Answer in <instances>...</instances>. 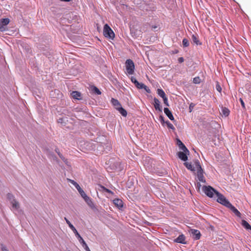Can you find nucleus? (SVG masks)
Here are the masks:
<instances>
[{
    "label": "nucleus",
    "instance_id": "nucleus-44",
    "mask_svg": "<svg viewBox=\"0 0 251 251\" xmlns=\"http://www.w3.org/2000/svg\"><path fill=\"white\" fill-rule=\"evenodd\" d=\"M198 186H199V187H200V186H201V184H200V183H198Z\"/></svg>",
    "mask_w": 251,
    "mask_h": 251
},
{
    "label": "nucleus",
    "instance_id": "nucleus-30",
    "mask_svg": "<svg viewBox=\"0 0 251 251\" xmlns=\"http://www.w3.org/2000/svg\"><path fill=\"white\" fill-rule=\"evenodd\" d=\"M71 182L75 186V187L77 189V190L78 191L81 189V187H80V186L74 180H71Z\"/></svg>",
    "mask_w": 251,
    "mask_h": 251
},
{
    "label": "nucleus",
    "instance_id": "nucleus-27",
    "mask_svg": "<svg viewBox=\"0 0 251 251\" xmlns=\"http://www.w3.org/2000/svg\"><path fill=\"white\" fill-rule=\"evenodd\" d=\"M182 45L184 47H188L189 46V41L186 38L183 39L182 40Z\"/></svg>",
    "mask_w": 251,
    "mask_h": 251
},
{
    "label": "nucleus",
    "instance_id": "nucleus-37",
    "mask_svg": "<svg viewBox=\"0 0 251 251\" xmlns=\"http://www.w3.org/2000/svg\"><path fill=\"white\" fill-rule=\"evenodd\" d=\"M143 89H144L147 92L149 93H151V90L149 89V87H148L145 85H144V86Z\"/></svg>",
    "mask_w": 251,
    "mask_h": 251
},
{
    "label": "nucleus",
    "instance_id": "nucleus-32",
    "mask_svg": "<svg viewBox=\"0 0 251 251\" xmlns=\"http://www.w3.org/2000/svg\"><path fill=\"white\" fill-rule=\"evenodd\" d=\"M100 187L101 188V189H102L103 191H104L108 193L113 194V192H112L110 190L107 189L105 187H104L103 186H101Z\"/></svg>",
    "mask_w": 251,
    "mask_h": 251
},
{
    "label": "nucleus",
    "instance_id": "nucleus-2",
    "mask_svg": "<svg viewBox=\"0 0 251 251\" xmlns=\"http://www.w3.org/2000/svg\"><path fill=\"white\" fill-rule=\"evenodd\" d=\"M195 168L197 171V177L199 181L205 183V180L203 176V171L199 160L195 161Z\"/></svg>",
    "mask_w": 251,
    "mask_h": 251
},
{
    "label": "nucleus",
    "instance_id": "nucleus-24",
    "mask_svg": "<svg viewBox=\"0 0 251 251\" xmlns=\"http://www.w3.org/2000/svg\"><path fill=\"white\" fill-rule=\"evenodd\" d=\"M72 97L76 99L79 100V97H80V93L77 92V91H73L72 93Z\"/></svg>",
    "mask_w": 251,
    "mask_h": 251
},
{
    "label": "nucleus",
    "instance_id": "nucleus-25",
    "mask_svg": "<svg viewBox=\"0 0 251 251\" xmlns=\"http://www.w3.org/2000/svg\"><path fill=\"white\" fill-rule=\"evenodd\" d=\"M10 20L8 18L2 19L0 20V23L4 26H6L9 23Z\"/></svg>",
    "mask_w": 251,
    "mask_h": 251
},
{
    "label": "nucleus",
    "instance_id": "nucleus-11",
    "mask_svg": "<svg viewBox=\"0 0 251 251\" xmlns=\"http://www.w3.org/2000/svg\"><path fill=\"white\" fill-rule=\"evenodd\" d=\"M176 144L180 150L185 152H189V150L179 139H176Z\"/></svg>",
    "mask_w": 251,
    "mask_h": 251
},
{
    "label": "nucleus",
    "instance_id": "nucleus-29",
    "mask_svg": "<svg viewBox=\"0 0 251 251\" xmlns=\"http://www.w3.org/2000/svg\"><path fill=\"white\" fill-rule=\"evenodd\" d=\"M92 90L94 91V92L98 95H100L101 92L100 90L96 86H93L92 87Z\"/></svg>",
    "mask_w": 251,
    "mask_h": 251
},
{
    "label": "nucleus",
    "instance_id": "nucleus-5",
    "mask_svg": "<svg viewBox=\"0 0 251 251\" xmlns=\"http://www.w3.org/2000/svg\"><path fill=\"white\" fill-rule=\"evenodd\" d=\"M216 196L217 197V201L224 206L227 207L230 203L226 197L219 192H216Z\"/></svg>",
    "mask_w": 251,
    "mask_h": 251
},
{
    "label": "nucleus",
    "instance_id": "nucleus-1",
    "mask_svg": "<svg viewBox=\"0 0 251 251\" xmlns=\"http://www.w3.org/2000/svg\"><path fill=\"white\" fill-rule=\"evenodd\" d=\"M65 220L67 224L70 227V228L73 231L76 236L77 237L79 242L82 245V247L84 248V249L86 251H91L88 246H87V244L81 237V236L80 235V234L78 233L77 231L76 230L75 226L71 223V222L66 218H65Z\"/></svg>",
    "mask_w": 251,
    "mask_h": 251
},
{
    "label": "nucleus",
    "instance_id": "nucleus-35",
    "mask_svg": "<svg viewBox=\"0 0 251 251\" xmlns=\"http://www.w3.org/2000/svg\"><path fill=\"white\" fill-rule=\"evenodd\" d=\"M6 26L0 23V31H3L5 30Z\"/></svg>",
    "mask_w": 251,
    "mask_h": 251
},
{
    "label": "nucleus",
    "instance_id": "nucleus-47",
    "mask_svg": "<svg viewBox=\"0 0 251 251\" xmlns=\"http://www.w3.org/2000/svg\"><path fill=\"white\" fill-rule=\"evenodd\" d=\"M191 108H192V106H191V104L190 105V109H191Z\"/></svg>",
    "mask_w": 251,
    "mask_h": 251
},
{
    "label": "nucleus",
    "instance_id": "nucleus-22",
    "mask_svg": "<svg viewBox=\"0 0 251 251\" xmlns=\"http://www.w3.org/2000/svg\"><path fill=\"white\" fill-rule=\"evenodd\" d=\"M222 114L223 115H224L225 117H227L228 116L229 114V110L226 107H223L222 109Z\"/></svg>",
    "mask_w": 251,
    "mask_h": 251
},
{
    "label": "nucleus",
    "instance_id": "nucleus-41",
    "mask_svg": "<svg viewBox=\"0 0 251 251\" xmlns=\"http://www.w3.org/2000/svg\"><path fill=\"white\" fill-rule=\"evenodd\" d=\"M1 251H9L6 247L2 246L1 247Z\"/></svg>",
    "mask_w": 251,
    "mask_h": 251
},
{
    "label": "nucleus",
    "instance_id": "nucleus-8",
    "mask_svg": "<svg viewBox=\"0 0 251 251\" xmlns=\"http://www.w3.org/2000/svg\"><path fill=\"white\" fill-rule=\"evenodd\" d=\"M189 152H185L184 151H179L178 152L177 155L178 157L184 161H186L188 159L187 154H189Z\"/></svg>",
    "mask_w": 251,
    "mask_h": 251
},
{
    "label": "nucleus",
    "instance_id": "nucleus-4",
    "mask_svg": "<svg viewBox=\"0 0 251 251\" xmlns=\"http://www.w3.org/2000/svg\"><path fill=\"white\" fill-rule=\"evenodd\" d=\"M126 70L128 75H133L134 73L135 65L133 61L130 59H127L125 63Z\"/></svg>",
    "mask_w": 251,
    "mask_h": 251
},
{
    "label": "nucleus",
    "instance_id": "nucleus-28",
    "mask_svg": "<svg viewBox=\"0 0 251 251\" xmlns=\"http://www.w3.org/2000/svg\"><path fill=\"white\" fill-rule=\"evenodd\" d=\"M135 85L138 89H143L144 86V84L143 83H139L138 81L136 82Z\"/></svg>",
    "mask_w": 251,
    "mask_h": 251
},
{
    "label": "nucleus",
    "instance_id": "nucleus-34",
    "mask_svg": "<svg viewBox=\"0 0 251 251\" xmlns=\"http://www.w3.org/2000/svg\"><path fill=\"white\" fill-rule=\"evenodd\" d=\"M159 120L160 121V122L162 125H164L166 122L164 121V118L163 116L160 115L159 116Z\"/></svg>",
    "mask_w": 251,
    "mask_h": 251
},
{
    "label": "nucleus",
    "instance_id": "nucleus-10",
    "mask_svg": "<svg viewBox=\"0 0 251 251\" xmlns=\"http://www.w3.org/2000/svg\"><path fill=\"white\" fill-rule=\"evenodd\" d=\"M153 101H154L153 105H154L155 110H158L161 112L162 109V106L160 104V102L159 100L157 98H154L153 99Z\"/></svg>",
    "mask_w": 251,
    "mask_h": 251
},
{
    "label": "nucleus",
    "instance_id": "nucleus-26",
    "mask_svg": "<svg viewBox=\"0 0 251 251\" xmlns=\"http://www.w3.org/2000/svg\"><path fill=\"white\" fill-rule=\"evenodd\" d=\"M165 124L167 125V126L168 128L171 129L173 130L175 129V128L174 126L169 121H166Z\"/></svg>",
    "mask_w": 251,
    "mask_h": 251
},
{
    "label": "nucleus",
    "instance_id": "nucleus-21",
    "mask_svg": "<svg viewBox=\"0 0 251 251\" xmlns=\"http://www.w3.org/2000/svg\"><path fill=\"white\" fill-rule=\"evenodd\" d=\"M242 225L247 229H251V225L245 220H242Z\"/></svg>",
    "mask_w": 251,
    "mask_h": 251
},
{
    "label": "nucleus",
    "instance_id": "nucleus-7",
    "mask_svg": "<svg viewBox=\"0 0 251 251\" xmlns=\"http://www.w3.org/2000/svg\"><path fill=\"white\" fill-rule=\"evenodd\" d=\"M203 190L205 194L210 198H212L214 196V194L216 195V192H217L210 186H204L203 187Z\"/></svg>",
    "mask_w": 251,
    "mask_h": 251
},
{
    "label": "nucleus",
    "instance_id": "nucleus-9",
    "mask_svg": "<svg viewBox=\"0 0 251 251\" xmlns=\"http://www.w3.org/2000/svg\"><path fill=\"white\" fill-rule=\"evenodd\" d=\"M190 232L193 236V238L195 240H198L200 238L201 234L199 230L192 229H191Z\"/></svg>",
    "mask_w": 251,
    "mask_h": 251
},
{
    "label": "nucleus",
    "instance_id": "nucleus-45",
    "mask_svg": "<svg viewBox=\"0 0 251 251\" xmlns=\"http://www.w3.org/2000/svg\"><path fill=\"white\" fill-rule=\"evenodd\" d=\"M59 122H61V121L62 120V119H59Z\"/></svg>",
    "mask_w": 251,
    "mask_h": 251
},
{
    "label": "nucleus",
    "instance_id": "nucleus-19",
    "mask_svg": "<svg viewBox=\"0 0 251 251\" xmlns=\"http://www.w3.org/2000/svg\"><path fill=\"white\" fill-rule=\"evenodd\" d=\"M184 165L188 169L192 171H196L195 166H193L191 163L185 162Z\"/></svg>",
    "mask_w": 251,
    "mask_h": 251
},
{
    "label": "nucleus",
    "instance_id": "nucleus-16",
    "mask_svg": "<svg viewBox=\"0 0 251 251\" xmlns=\"http://www.w3.org/2000/svg\"><path fill=\"white\" fill-rule=\"evenodd\" d=\"M83 199L89 206L91 207H93L94 206L93 202L90 197L86 196Z\"/></svg>",
    "mask_w": 251,
    "mask_h": 251
},
{
    "label": "nucleus",
    "instance_id": "nucleus-3",
    "mask_svg": "<svg viewBox=\"0 0 251 251\" xmlns=\"http://www.w3.org/2000/svg\"><path fill=\"white\" fill-rule=\"evenodd\" d=\"M103 34L106 38L113 39L115 37L114 32L107 24L104 25Z\"/></svg>",
    "mask_w": 251,
    "mask_h": 251
},
{
    "label": "nucleus",
    "instance_id": "nucleus-17",
    "mask_svg": "<svg viewBox=\"0 0 251 251\" xmlns=\"http://www.w3.org/2000/svg\"><path fill=\"white\" fill-rule=\"evenodd\" d=\"M117 110L120 113V114L124 117H126L127 116V112L123 108L122 106L120 107H117Z\"/></svg>",
    "mask_w": 251,
    "mask_h": 251
},
{
    "label": "nucleus",
    "instance_id": "nucleus-13",
    "mask_svg": "<svg viewBox=\"0 0 251 251\" xmlns=\"http://www.w3.org/2000/svg\"><path fill=\"white\" fill-rule=\"evenodd\" d=\"M113 203L118 208L120 209L123 207V201L119 199H115L113 201Z\"/></svg>",
    "mask_w": 251,
    "mask_h": 251
},
{
    "label": "nucleus",
    "instance_id": "nucleus-12",
    "mask_svg": "<svg viewBox=\"0 0 251 251\" xmlns=\"http://www.w3.org/2000/svg\"><path fill=\"white\" fill-rule=\"evenodd\" d=\"M227 207L229 208L235 214L236 216H237L238 217H241V214L240 213V212L231 203H230L229 205H228V206Z\"/></svg>",
    "mask_w": 251,
    "mask_h": 251
},
{
    "label": "nucleus",
    "instance_id": "nucleus-18",
    "mask_svg": "<svg viewBox=\"0 0 251 251\" xmlns=\"http://www.w3.org/2000/svg\"><path fill=\"white\" fill-rule=\"evenodd\" d=\"M111 102H112V104L115 107V108L116 109H117V107H120L121 106L120 103L116 99L112 98L111 99Z\"/></svg>",
    "mask_w": 251,
    "mask_h": 251
},
{
    "label": "nucleus",
    "instance_id": "nucleus-6",
    "mask_svg": "<svg viewBox=\"0 0 251 251\" xmlns=\"http://www.w3.org/2000/svg\"><path fill=\"white\" fill-rule=\"evenodd\" d=\"M7 198L12 204L13 208L18 209L20 208V204L18 201L15 199L14 195L11 193L7 194Z\"/></svg>",
    "mask_w": 251,
    "mask_h": 251
},
{
    "label": "nucleus",
    "instance_id": "nucleus-14",
    "mask_svg": "<svg viewBox=\"0 0 251 251\" xmlns=\"http://www.w3.org/2000/svg\"><path fill=\"white\" fill-rule=\"evenodd\" d=\"M175 242L183 244H186L185 236L183 234L179 235L178 237L175 240Z\"/></svg>",
    "mask_w": 251,
    "mask_h": 251
},
{
    "label": "nucleus",
    "instance_id": "nucleus-23",
    "mask_svg": "<svg viewBox=\"0 0 251 251\" xmlns=\"http://www.w3.org/2000/svg\"><path fill=\"white\" fill-rule=\"evenodd\" d=\"M157 94L160 96L161 98H164V97H166V94L164 91L161 89H157Z\"/></svg>",
    "mask_w": 251,
    "mask_h": 251
},
{
    "label": "nucleus",
    "instance_id": "nucleus-46",
    "mask_svg": "<svg viewBox=\"0 0 251 251\" xmlns=\"http://www.w3.org/2000/svg\"><path fill=\"white\" fill-rule=\"evenodd\" d=\"M59 122H61V121L62 120V119H59Z\"/></svg>",
    "mask_w": 251,
    "mask_h": 251
},
{
    "label": "nucleus",
    "instance_id": "nucleus-20",
    "mask_svg": "<svg viewBox=\"0 0 251 251\" xmlns=\"http://www.w3.org/2000/svg\"><path fill=\"white\" fill-rule=\"evenodd\" d=\"M192 39L194 43L197 45H201V43L200 42L199 38L197 35H193L192 36Z\"/></svg>",
    "mask_w": 251,
    "mask_h": 251
},
{
    "label": "nucleus",
    "instance_id": "nucleus-48",
    "mask_svg": "<svg viewBox=\"0 0 251 251\" xmlns=\"http://www.w3.org/2000/svg\"><path fill=\"white\" fill-rule=\"evenodd\" d=\"M191 108H192V106H191V104L190 105V109H191Z\"/></svg>",
    "mask_w": 251,
    "mask_h": 251
},
{
    "label": "nucleus",
    "instance_id": "nucleus-33",
    "mask_svg": "<svg viewBox=\"0 0 251 251\" xmlns=\"http://www.w3.org/2000/svg\"><path fill=\"white\" fill-rule=\"evenodd\" d=\"M78 192L79 193L80 195H81V196L83 198H84L85 197H86L87 196V195L85 194V193L84 192V191L81 188L80 190H79L78 191Z\"/></svg>",
    "mask_w": 251,
    "mask_h": 251
},
{
    "label": "nucleus",
    "instance_id": "nucleus-36",
    "mask_svg": "<svg viewBox=\"0 0 251 251\" xmlns=\"http://www.w3.org/2000/svg\"><path fill=\"white\" fill-rule=\"evenodd\" d=\"M163 101H164V104H165L166 106H169V103H168V98H167L166 97H164V98H163Z\"/></svg>",
    "mask_w": 251,
    "mask_h": 251
},
{
    "label": "nucleus",
    "instance_id": "nucleus-43",
    "mask_svg": "<svg viewBox=\"0 0 251 251\" xmlns=\"http://www.w3.org/2000/svg\"><path fill=\"white\" fill-rule=\"evenodd\" d=\"M60 0V1H66V2H69V1H71L72 0Z\"/></svg>",
    "mask_w": 251,
    "mask_h": 251
},
{
    "label": "nucleus",
    "instance_id": "nucleus-38",
    "mask_svg": "<svg viewBox=\"0 0 251 251\" xmlns=\"http://www.w3.org/2000/svg\"><path fill=\"white\" fill-rule=\"evenodd\" d=\"M216 90L219 92H221V91H222V88L221 87V86H220L219 84H217L216 86Z\"/></svg>",
    "mask_w": 251,
    "mask_h": 251
},
{
    "label": "nucleus",
    "instance_id": "nucleus-31",
    "mask_svg": "<svg viewBox=\"0 0 251 251\" xmlns=\"http://www.w3.org/2000/svg\"><path fill=\"white\" fill-rule=\"evenodd\" d=\"M193 82L195 84H199L201 82V79L199 76L195 77L193 78Z\"/></svg>",
    "mask_w": 251,
    "mask_h": 251
},
{
    "label": "nucleus",
    "instance_id": "nucleus-40",
    "mask_svg": "<svg viewBox=\"0 0 251 251\" xmlns=\"http://www.w3.org/2000/svg\"><path fill=\"white\" fill-rule=\"evenodd\" d=\"M240 101L241 102V104L242 106L243 107V108H245V103L244 102L243 100L241 98L240 99Z\"/></svg>",
    "mask_w": 251,
    "mask_h": 251
},
{
    "label": "nucleus",
    "instance_id": "nucleus-42",
    "mask_svg": "<svg viewBox=\"0 0 251 251\" xmlns=\"http://www.w3.org/2000/svg\"><path fill=\"white\" fill-rule=\"evenodd\" d=\"M178 60L179 63H182L184 61V59L183 57H181L178 58Z\"/></svg>",
    "mask_w": 251,
    "mask_h": 251
},
{
    "label": "nucleus",
    "instance_id": "nucleus-39",
    "mask_svg": "<svg viewBox=\"0 0 251 251\" xmlns=\"http://www.w3.org/2000/svg\"><path fill=\"white\" fill-rule=\"evenodd\" d=\"M131 81H132V83H133L134 84V85L136 84V82H138V81L136 80V79L135 77H134L133 76H132L131 77Z\"/></svg>",
    "mask_w": 251,
    "mask_h": 251
},
{
    "label": "nucleus",
    "instance_id": "nucleus-15",
    "mask_svg": "<svg viewBox=\"0 0 251 251\" xmlns=\"http://www.w3.org/2000/svg\"><path fill=\"white\" fill-rule=\"evenodd\" d=\"M164 111L165 114L168 116V117L171 120H174V117L171 112V111L168 108H164Z\"/></svg>",
    "mask_w": 251,
    "mask_h": 251
}]
</instances>
